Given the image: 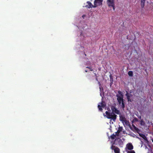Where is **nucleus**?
<instances>
[{
  "mask_svg": "<svg viewBox=\"0 0 153 153\" xmlns=\"http://www.w3.org/2000/svg\"><path fill=\"white\" fill-rule=\"evenodd\" d=\"M117 135L116 134H113L112 135L110 136L111 138L112 139H114L115 138L116 136H117Z\"/></svg>",
  "mask_w": 153,
  "mask_h": 153,
  "instance_id": "15",
  "label": "nucleus"
},
{
  "mask_svg": "<svg viewBox=\"0 0 153 153\" xmlns=\"http://www.w3.org/2000/svg\"><path fill=\"white\" fill-rule=\"evenodd\" d=\"M128 74L129 76H132L133 75V72L131 71H130L128 72Z\"/></svg>",
  "mask_w": 153,
  "mask_h": 153,
  "instance_id": "16",
  "label": "nucleus"
},
{
  "mask_svg": "<svg viewBox=\"0 0 153 153\" xmlns=\"http://www.w3.org/2000/svg\"><path fill=\"white\" fill-rule=\"evenodd\" d=\"M94 74H95V75L96 76V78H95L96 80L97 81H98V78H97L98 76H96V73H95Z\"/></svg>",
  "mask_w": 153,
  "mask_h": 153,
  "instance_id": "23",
  "label": "nucleus"
},
{
  "mask_svg": "<svg viewBox=\"0 0 153 153\" xmlns=\"http://www.w3.org/2000/svg\"><path fill=\"white\" fill-rule=\"evenodd\" d=\"M85 56H86V55L85 54Z\"/></svg>",
  "mask_w": 153,
  "mask_h": 153,
  "instance_id": "31",
  "label": "nucleus"
},
{
  "mask_svg": "<svg viewBox=\"0 0 153 153\" xmlns=\"http://www.w3.org/2000/svg\"><path fill=\"white\" fill-rule=\"evenodd\" d=\"M132 126L134 128L135 130L137 131L139 130L138 128H137L134 124H132Z\"/></svg>",
  "mask_w": 153,
  "mask_h": 153,
  "instance_id": "17",
  "label": "nucleus"
},
{
  "mask_svg": "<svg viewBox=\"0 0 153 153\" xmlns=\"http://www.w3.org/2000/svg\"><path fill=\"white\" fill-rule=\"evenodd\" d=\"M152 142H153V139L152 140Z\"/></svg>",
  "mask_w": 153,
  "mask_h": 153,
  "instance_id": "33",
  "label": "nucleus"
},
{
  "mask_svg": "<svg viewBox=\"0 0 153 153\" xmlns=\"http://www.w3.org/2000/svg\"><path fill=\"white\" fill-rule=\"evenodd\" d=\"M133 146L131 143H129L127 144L126 146V148L128 150H131L133 149Z\"/></svg>",
  "mask_w": 153,
  "mask_h": 153,
  "instance_id": "5",
  "label": "nucleus"
},
{
  "mask_svg": "<svg viewBox=\"0 0 153 153\" xmlns=\"http://www.w3.org/2000/svg\"><path fill=\"white\" fill-rule=\"evenodd\" d=\"M106 106H98L99 110V111H102V108H105Z\"/></svg>",
  "mask_w": 153,
  "mask_h": 153,
  "instance_id": "12",
  "label": "nucleus"
},
{
  "mask_svg": "<svg viewBox=\"0 0 153 153\" xmlns=\"http://www.w3.org/2000/svg\"><path fill=\"white\" fill-rule=\"evenodd\" d=\"M103 0H95L94 2V7H96L102 5Z\"/></svg>",
  "mask_w": 153,
  "mask_h": 153,
  "instance_id": "4",
  "label": "nucleus"
},
{
  "mask_svg": "<svg viewBox=\"0 0 153 153\" xmlns=\"http://www.w3.org/2000/svg\"><path fill=\"white\" fill-rule=\"evenodd\" d=\"M126 96L127 97L128 102H131L133 101V95L129 94L128 92H126Z\"/></svg>",
  "mask_w": 153,
  "mask_h": 153,
  "instance_id": "3",
  "label": "nucleus"
},
{
  "mask_svg": "<svg viewBox=\"0 0 153 153\" xmlns=\"http://www.w3.org/2000/svg\"><path fill=\"white\" fill-rule=\"evenodd\" d=\"M86 68H88L89 69H90V71H93V70L92 69L91 67L90 66H87L86 67Z\"/></svg>",
  "mask_w": 153,
  "mask_h": 153,
  "instance_id": "21",
  "label": "nucleus"
},
{
  "mask_svg": "<svg viewBox=\"0 0 153 153\" xmlns=\"http://www.w3.org/2000/svg\"><path fill=\"white\" fill-rule=\"evenodd\" d=\"M87 3L88 4V5H86V7L88 8H95V7H94V5H93L91 2H90L89 1H88L87 2Z\"/></svg>",
  "mask_w": 153,
  "mask_h": 153,
  "instance_id": "9",
  "label": "nucleus"
},
{
  "mask_svg": "<svg viewBox=\"0 0 153 153\" xmlns=\"http://www.w3.org/2000/svg\"><path fill=\"white\" fill-rule=\"evenodd\" d=\"M118 94L116 95L117 100L120 105L122 104L121 105H125L124 99H123V95L121 91H118Z\"/></svg>",
  "mask_w": 153,
  "mask_h": 153,
  "instance_id": "2",
  "label": "nucleus"
},
{
  "mask_svg": "<svg viewBox=\"0 0 153 153\" xmlns=\"http://www.w3.org/2000/svg\"><path fill=\"white\" fill-rule=\"evenodd\" d=\"M85 16V15H83V16H82V17H84V16Z\"/></svg>",
  "mask_w": 153,
  "mask_h": 153,
  "instance_id": "30",
  "label": "nucleus"
},
{
  "mask_svg": "<svg viewBox=\"0 0 153 153\" xmlns=\"http://www.w3.org/2000/svg\"><path fill=\"white\" fill-rule=\"evenodd\" d=\"M119 117L120 121L122 122V123H123L124 121L126 122V118L122 116L121 114L119 115Z\"/></svg>",
  "mask_w": 153,
  "mask_h": 153,
  "instance_id": "7",
  "label": "nucleus"
},
{
  "mask_svg": "<svg viewBox=\"0 0 153 153\" xmlns=\"http://www.w3.org/2000/svg\"><path fill=\"white\" fill-rule=\"evenodd\" d=\"M125 106H122V108H123L125 107Z\"/></svg>",
  "mask_w": 153,
  "mask_h": 153,
  "instance_id": "26",
  "label": "nucleus"
},
{
  "mask_svg": "<svg viewBox=\"0 0 153 153\" xmlns=\"http://www.w3.org/2000/svg\"><path fill=\"white\" fill-rule=\"evenodd\" d=\"M82 32H81V33L80 35H81H81H82Z\"/></svg>",
  "mask_w": 153,
  "mask_h": 153,
  "instance_id": "28",
  "label": "nucleus"
},
{
  "mask_svg": "<svg viewBox=\"0 0 153 153\" xmlns=\"http://www.w3.org/2000/svg\"><path fill=\"white\" fill-rule=\"evenodd\" d=\"M140 137H142L147 142H148L149 141L145 135L143 134H140Z\"/></svg>",
  "mask_w": 153,
  "mask_h": 153,
  "instance_id": "10",
  "label": "nucleus"
},
{
  "mask_svg": "<svg viewBox=\"0 0 153 153\" xmlns=\"http://www.w3.org/2000/svg\"><path fill=\"white\" fill-rule=\"evenodd\" d=\"M145 1V0L143 1V0H141V5L142 8H143L144 7Z\"/></svg>",
  "mask_w": 153,
  "mask_h": 153,
  "instance_id": "13",
  "label": "nucleus"
},
{
  "mask_svg": "<svg viewBox=\"0 0 153 153\" xmlns=\"http://www.w3.org/2000/svg\"><path fill=\"white\" fill-rule=\"evenodd\" d=\"M116 147H115V146H114L113 144L112 145V146H111V149H112V150H114V149Z\"/></svg>",
  "mask_w": 153,
  "mask_h": 153,
  "instance_id": "22",
  "label": "nucleus"
},
{
  "mask_svg": "<svg viewBox=\"0 0 153 153\" xmlns=\"http://www.w3.org/2000/svg\"><path fill=\"white\" fill-rule=\"evenodd\" d=\"M85 71L86 72H88V71L87 70H85Z\"/></svg>",
  "mask_w": 153,
  "mask_h": 153,
  "instance_id": "29",
  "label": "nucleus"
},
{
  "mask_svg": "<svg viewBox=\"0 0 153 153\" xmlns=\"http://www.w3.org/2000/svg\"><path fill=\"white\" fill-rule=\"evenodd\" d=\"M123 127L122 126L120 127V126L119 128L117 130V131L115 132V133L117 135V136H118L119 135V134L120 132H121L122 130H123Z\"/></svg>",
  "mask_w": 153,
  "mask_h": 153,
  "instance_id": "8",
  "label": "nucleus"
},
{
  "mask_svg": "<svg viewBox=\"0 0 153 153\" xmlns=\"http://www.w3.org/2000/svg\"><path fill=\"white\" fill-rule=\"evenodd\" d=\"M130 151H128L127 152V153H135V151L133 150H130Z\"/></svg>",
  "mask_w": 153,
  "mask_h": 153,
  "instance_id": "18",
  "label": "nucleus"
},
{
  "mask_svg": "<svg viewBox=\"0 0 153 153\" xmlns=\"http://www.w3.org/2000/svg\"><path fill=\"white\" fill-rule=\"evenodd\" d=\"M100 104L101 105H106L105 102L103 101V98H102V99L101 102Z\"/></svg>",
  "mask_w": 153,
  "mask_h": 153,
  "instance_id": "14",
  "label": "nucleus"
},
{
  "mask_svg": "<svg viewBox=\"0 0 153 153\" xmlns=\"http://www.w3.org/2000/svg\"><path fill=\"white\" fill-rule=\"evenodd\" d=\"M134 120H135V121H137V118H136V119H134Z\"/></svg>",
  "mask_w": 153,
  "mask_h": 153,
  "instance_id": "27",
  "label": "nucleus"
},
{
  "mask_svg": "<svg viewBox=\"0 0 153 153\" xmlns=\"http://www.w3.org/2000/svg\"><path fill=\"white\" fill-rule=\"evenodd\" d=\"M114 151L115 153H119L120 150L118 148L116 147L114 149Z\"/></svg>",
  "mask_w": 153,
  "mask_h": 153,
  "instance_id": "11",
  "label": "nucleus"
},
{
  "mask_svg": "<svg viewBox=\"0 0 153 153\" xmlns=\"http://www.w3.org/2000/svg\"><path fill=\"white\" fill-rule=\"evenodd\" d=\"M115 106H111V109L112 112H111V111L108 109V111H106L105 112L106 117L109 119L112 120L114 121L115 122L116 119L117 115L115 114L120 115L121 113L120 111L118 110L115 107Z\"/></svg>",
  "mask_w": 153,
  "mask_h": 153,
  "instance_id": "1",
  "label": "nucleus"
},
{
  "mask_svg": "<svg viewBox=\"0 0 153 153\" xmlns=\"http://www.w3.org/2000/svg\"><path fill=\"white\" fill-rule=\"evenodd\" d=\"M107 3L108 6L115 4L114 0H107Z\"/></svg>",
  "mask_w": 153,
  "mask_h": 153,
  "instance_id": "6",
  "label": "nucleus"
},
{
  "mask_svg": "<svg viewBox=\"0 0 153 153\" xmlns=\"http://www.w3.org/2000/svg\"><path fill=\"white\" fill-rule=\"evenodd\" d=\"M98 83L99 84V85H100V82L99 81H98Z\"/></svg>",
  "mask_w": 153,
  "mask_h": 153,
  "instance_id": "25",
  "label": "nucleus"
},
{
  "mask_svg": "<svg viewBox=\"0 0 153 153\" xmlns=\"http://www.w3.org/2000/svg\"><path fill=\"white\" fill-rule=\"evenodd\" d=\"M140 124L142 125H144L145 124V123L143 120H140Z\"/></svg>",
  "mask_w": 153,
  "mask_h": 153,
  "instance_id": "19",
  "label": "nucleus"
},
{
  "mask_svg": "<svg viewBox=\"0 0 153 153\" xmlns=\"http://www.w3.org/2000/svg\"><path fill=\"white\" fill-rule=\"evenodd\" d=\"M124 122L125 123V124L126 125H128V124L129 123V122L127 121V120H126V122L124 121Z\"/></svg>",
  "mask_w": 153,
  "mask_h": 153,
  "instance_id": "24",
  "label": "nucleus"
},
{
  "mask_svg": "<svg viewBox=\"0 0 153 153\" xmlns=\"http://www.w3.org/2000/svg\"><path fill=\"white\" fill-rule=\"evenodd\" d=\"M100 90H101V88L100 87Z\"/></svg>",
  "mask_w": 153,
  "mask_h": 153,
  "instance_id": "32",
  "label": "nucleus"
},
{
  "mask_svg": "<svg viewBox=\"0 0 153 153\" xmlns=\"http://www.w3.org/2000/svg\"><path fill=\"white\" fill-rule=\"evenodd\" d=\"M109 7H112L113 8V10H115V4L111 5L108 6Z\"/></svg>",
  "mask_w": 153,
  "mask_h": 153,
  "instance_id": "20",
  "label": "nucleus"
}]
</instances>
